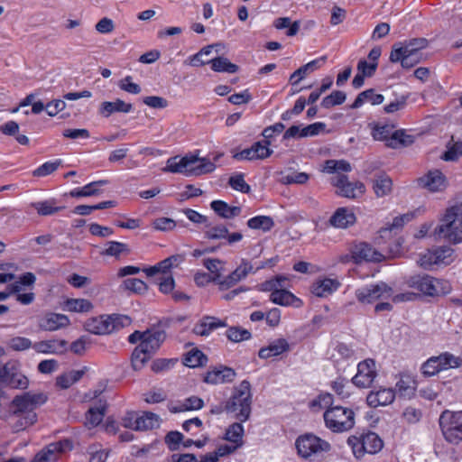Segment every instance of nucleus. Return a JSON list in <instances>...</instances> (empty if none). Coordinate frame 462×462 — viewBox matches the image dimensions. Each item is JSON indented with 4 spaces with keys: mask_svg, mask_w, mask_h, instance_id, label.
Masks as SVG:
<instances>
[{
    "mask_svg": "<svg viewBox=\"0 0 462 462\" xmlns=\"http://www.w3.org/2000/svg\"><path fill=\"white\" fill-rule=\"evenodd\" d=\"M252 396L251 383L249 381L244 380L234 388L231 397L226 402L225 405H214L209 412L213 415L221 414L223 411L236 413L235 418L241 422H245L251 415Z\"/></svg>",
    "mask_w": 462,
    "mask_h": 462,
    "instance_id": "f257e3e1",
    "label": "nucleus"
},
{
    "mask_svg": "<svg viewBox=\"0 0 462 462\" xmlns=\"http://www.w3.org/2000/svg\"><path fill=\"white\" fill-rule=\"evenodd\" d=\"M462 207L452 206L446 210V214L434 231L436 236L444 238L449 243L458 244L462 242Z\"/></svg>",
    "mask_w": 462,
    "mask_h": 462,
    "instance_id": "f03ea898",
    "label": "nucleus"
},
{
    "mask_svg": "<svg viewBox=\"0 0 462 462\" xmlns=\"http://www.w3.org/2000/svg\"><path fill=\"white\" fill-rule=\"evenodd\" d=\"M131 322V319L125 315H101L88 319L85 322L84 328L95 335H106L129 326Z\"/></svg>",
    "mask_w": 462,
    "mask_h": 462,
    "instance_id": "7ed1b4c3",
    "label": "nucleus"
},
{
    "mask_svg": "<svg viewBox=\"0 0 462 462\" xmlns=\"http://www.w3.org/2000/svg\"><path fill=\"white\" fill-rule=\"evenodd\" d=\"M323 418L326 427L336 433L347 431L355 425L353 410L340 405L328 407Z\"/></svg>",
    "mask_w": 462,
    "mask_h": 462,
    "instance_id": "20e7f679",
    "label": "nucleus"
},
{
    "mask_svg": "<svg viewBox=\"0 0 462 462\" xmlns=\"http://www.w3.org/2000/svg\"><path fill=\"white\" fill-rule=\"evenodd\" d=\"M347 444L357 459L363 457L365 453L376 454L383 447L382 439L370 430L348 437Z\"/></svg>",
    "mask_w": 462,
    "mask_h": 462,
    "instance_id": "39448f33",
    "label": "nucleus"
},
{
    "mask_svg": "<svg viewBox=\"0 0 462 462\" xmlns=\"http://www.w3.org/2000/svg\"><path fill=\"white\" fill-rule=\"evenodd\" d=\"M407 283L409 287L431 297L446 295L451 291V285L448 281L436 279L430 275L411 276Z\"/></svg>",
    "mask_w": 462,
    "mask_h": 462,
    "instance_id": "423d86ee",
    "label": "nucleus"
},
{
    "mask_svg": "<svg viewBox=\"0 0 462 462\" xmlns=\"http://www.w3.org/2000/svg\"><path fill=\"white\" fill-rule=\"evenodd\" d=\"M439 423L446 441L453 445L462 441V411L445 410L439 416Z\"/></svg>",
    "mask_w": 462,
    "mask_h": 462,
    "instance_id": "0eeeda50",
    "label": "nucleus"
},
{
    "mask_svg": "<svg viewBox=\"0 0 462 462\" xmlns=\"http://www.w3.org/2000/svg\"><path fill=\"white\" fill-rule=\"evenodd\" d=\"M394 125L374 124L372 136L376 141H384L387 147L396 149L400 146H407L413 143V137L406 134L403 130L393 132Z\"/></svg>",
    "mask_w": 462,
    "mask_h": 462,
    "instance_id": "6e6552de",
    "label": "nucleus"
},
{
    "mask_svg": "<svg viewBox=\"0 0 462 462\" xmlns=\"http://www.w3.org/2000/svg\"><path fill=\"white\" fill-rule=\"evenodd\" d=\"M295 446L299 456L305 459L312 460V457L323 452H328L331 445L312 433H306L297 438Z\"/></svg>",
    "mask_w": 462,
    "mask_h": 462,
    "instance_id": "1a4fd4ad",
    "label": "nucleus"
},
{
    "mask_svg": "<svg viewBox=\"0 0 462 462\" xmlns=\"http://www.w3.org/2000/svg\"><path fill=\"white\" fill-rule=\"evenodd\" d=\"M47 395L43 393H33L31 392L16 395L11 401L12 416L28 415L35 413V410L47 402Z\"/></svg>",
    "mask_w": 462,
    "mask_h": 462,
    "instance_id": "9d476101",
    "label": "nucleus"
},
{
    "mask_svg": "<svg viewBox=\"0 0 462 462\" xmlns=\"http://www.w3.org/2000/svg\"><path fill=\"white\" fill-rule=\"evenodd\" d=\"M393 289L384 282L367 284L356 290V300L362 304H371L378 300H387L392 297Z\"/></svg>",
    "mask_w": 462,
    "mask_h": 462,
    "instance_id": "9b49d317",
    "label": "nucleus"
},
{
    "mask_svg": "<svg viewBox=\"0 0 462 462\" xmlns=\"http://www.w3.org/2000/svg\"><path fill=\"white\" fill-rule=\"evenodd\" d=\"M462 365V359L445 352L438 356L429 358L421 366L422 374L426 376H433L442 370L457 368Z\"/></svg>",
    "mask_w": 462,
    "mask_h": 462,
    "instance_id": "f8f14e48",
    "label": "nucleus"
},
{
    "mask_svg": "<svg viewBox=\"0 0 462 462\" xmlns=\"http://www.w3.org/2000/svg\"><path fill=\"white\" fill-rule=\"evenodd\" d=\"M0 383L11 388L22 390L29 385V380L22 374L19 364L12 360L2 365Z\"/></svg>",
    "mask_w": 462,
    "mask_h": 462,
    "instance_id": "ddd939ff",
    "label": "nucleus"
},
{
    "mask_svg": "<svg viewBox=\"0 0 462 462\" xmlns=\"http://www.w3.org/2000/svg\"><path fill=\"white\" fill-rule=\"evenodd\" d=\"M72 448V440L64 439L49 444L44 449L35 455L32 462H56L60 454L69 451Z\"/></svg>",
    "mask_w": 462,
    "mask_h": 462,
    "instance_id": "4468645a",
    "label": "nucleus"
},
{
    "mask_svg": "<svg viewBox=\"0 0 462 462\" xmlns=\"http://www.w3.org/2000/svg\"><path fill=\"white\" fill-rule=\"evenodd\" d=\"M350 253L353 262L357 264L362 262L380 263L384 260V255L366 242L355 244Z\"/></svg>",
    "mask_w": 462,
    "mask_h": 462,
    "instance_id": "2eb2a0df",
    "label": "nucleus"
},
{
    "mask_svg": "<svg viewBox=\"0 0 462 462\" xmlns=\"http://www.w3.org/2000/svg\"><path fill=\"white\" fill-rule=\"evenodd\" d=\"M376 375L374 360L367 358L357 365V373L351 382L358 388H369Z\"/></svg>",
    "mask_w": 462,
    "mask_h": 462,
    "instance_id": "dca6fc26",
    "label": "nucleus"
},
{
    "mask_svg": "<svg viewBox=\"0 0 462 462\" xmlns=\"http://www.w3.org/2000/svg\"><path fill=\"white\" fill-rule=\"evenodd\" d=\"M337 194L347 199H356L365 193V185L360 181L351 182L346 175L338 174L333 179Z\"/></svg>",
    "mask_w": 462,
    "mask_h": 462,
    "instance_id": "f3484780",
    "label": "nucleus"
},
{
    "mask_svg": "<svg viewBox=\"0 0 462 462\" xmlns=\"http://www.w3.org/2000/svg\"><path fill=\"white\" fill-rule=\"evenodd\" d=\"M418 186L430 192H438L446 189L447 179L439 170H430L417 179Z\"/></svg>",
    "mask_w": 462,
    "mask_h": 462,
    "instance_id": "a211bd4d",
    "label": "nucleus"
},
{
    "mask_svg": "<svg viewBox=\"0 0 462 462\" xmlns=\"http://www.w3.org/2000/svg\"><path fill=\"white\" fill-rule=\"evenodd\" d=\"M236 375V373L233 368L219 365L208 371L203 381L209 384L227 383L233 382Z\"/></svg>",
    "mask_w": 462,
    "mask_h": 462,
    "instance_id": "6ab92c4d",
    "label": "nucleus"
},
{
    "mask_svg": "<svg viewBox=\"0 0 462 462\" xmlns=\"http://www.w3.org/2000/svg\"><path fill=\"white\" fill-rule=\"evenodd\" d=\"M69 319L64 314L49 312L39 319L38 326L43 331H55L69 325Z\"/></svg>",
    "mask_w": 462,
    "mask_h": 462,
    "instance_id": "aec40b11",
    "label": "nucleus"
},
{
    "mask_svg": "<svg viewBox=\"0 0 462 462\" xmlns=\"http://www.w3.org/2000/svg\"><path fill=\"white\" fill-rule=\"evenodd\" d=\"M166 338V333L162 329H146L144 331L143 339L139 345H143L145 350L149 351V355L152 356L161 347Z\"/></svg>",
    "mask_w": 462,
    "mask_h": 462,
    "instance_id": "412c9836",
    "label": "nucleus"
},
{
    "mask_svg": "<svg viewBox=\"0 0 462 462\" xmlns=\"http://www.w3.org/2000/svg\"><path fill=\"white\" fill-rule=\"evenodd\" d=\"M356 222V217L352 209L342 207L336 209L328 220L329 226L335 228L346 229Z\"/></svg>",
    "mask_w": 462,
    "mask_h": 462,
    "instance_id": "4be33fe9",
    "label": "nucleus"
},
{
    "mask_svg": "<svg viewBox=\"0 0 462 462\" xmlns=\"http://www.w3.org/2000/svg\"><path fill=\"white\" fill-rule=\"evenodd\" d=\"M396 393L392 388H380L377 391H371L367 397L368 406L376 408L391 404L395 399Z\"/></svg>",
    "mask_w": 462,
    "mask_h": 462,
    "instance_id": "5701e85b",
    "label": "nucleus"
},
{
    "mask_svg": "<svg viewBox=\"0 0 462 462\" xmlns=\"http://www.w3.org/2000/svg\"><path fill=\"white\" fill-rule=\"evenodd\" d=\"M390 61L396 63L401 62V65L403 69H411L420 62L422 59V54H416L402 51V49H397V44L393 46L392 51L390 53Z\"/></svg>",
    "mask_w": 462,
    "mask_h": 462,
    "instance_id": "b1692460",
    "label": "nucleus"
},
{
    "mask_svg": "<svg viewBox=\"0 0 462 462\" xmlns=\"http://www.w3.org/2000/svg\"><path fill=\"white\" fill-rule=\"evenodd\" d=\"M132 110L133 105L131 103H126L120 98H116L114 101L102 102L98 107V114L105 118H108L114 113L127 114Z\"/></svg>",
    "mask_w": 462,
    "mask_h": 462,
    "instance_id": "393cba45",
    "label": "nucleus"
},
{
    "mask_svg": "<svg viewBox=\"0 0 462 462\" xmlns=\"http://www.w3.org/2000/svg\"><path fill=\"white\" fill-rule=\"evenodd\" d=\"M68 342L65 339L42 340L33 343V349L40 354L60 355L67 351Z\"/></svg>",
    "mask_w": 462,
    "mask_h": 462,
    "instance_id": "a878e982",
    "label": "nucleus"
},
{
    "mask_svg": "<svg viewBox=\"0 0 462 462\" xmlns=\"http://www.w3.org/2000/svg\"><path fill=\"white\" fill-rule=\"evenodd\" d=\"M198 160L199 156L194 154L185 155L179 162H177V157L170 158L163 171L173 173H183L188 176L189 167L195 164Z\"/></svg>",
    "mask_w": 462,
    "mask_h": 462,
    "instance_id": "bb28decb",
    "label": "nucleus"
},
{
    "mask_svg": "<svg viewBox=\"0 0 462 462\" xmlns=\"http://www.w3.org/2000/svg\"><path fill=\"white\" fill-rule=\"evenodd\" d=\"M340 282L336 279L325 278L319 280L311 285V292L317 297H328L336 291Z\"/></svg>",
    "mask_w": 462,
    "mask_h": 462,
    "instance_id": "cd10ccee",
    "label": "nucleus"
},
{
    "mask_svg": "<svg viewBox=\"0 0 462 462\" xmlns=\"http://www.w3.org/2000/svg\"><path fill=\"white\" fill-rule=\"evenodd\" d=\"M290 346L285 338H278L270 343L269 346L260 348L258 356L262 359H267L272 356H277L289 351Z\"/></svg>",
    "mask_w": 462,
    "mask_h": 462,
    "instance_id": "c85d7f7f",
    "label": "nucleus"
},
{
    "mask_svg": "<svg viewBox=\"0 0 462 462\" xmlns=\"http://www.w3.org/2000/svg\"><path fill=\"white\" fill-rule=\"evenodd\" d=\"M109 180H100L92 181L82 188L74 189L69 192L72 198L97 196L102 192L101 187L107 185Z\"/></svg>",
    "mask_w": 462,
    "mask_h": 462,
    "instance_id": "c756f323",
    "label": "nucleus"
},
{
    "mask_svg": "<svg viewBox=\"0 0 462 462\" xmlns=\"http://www.w3.org/2000/svg\"><path fill=\"white\" fill-rule=\"evenodd\" d=\"M327 57L322 56L319 59L313 60L310 61L309 63L300 67L298 69H296L290 77V82L292 86L297 85L302 79L305 78V76L308 74L309 71H313L319 68H320L326 61Z\"/></svg>",
    "mask_w": 462,
    "mask_h": 462,
    "instance_id": "7c9ffc66",
    "label": "nucleus"
},
{
    "mask_svg": "<svg viewBox=\"0 0 462 462\" xmlns=\"http://www.w3.org/2000/svg\"><path fill=\"white\" fill-rule=\"evenodd\" d=\"M210 208L214 212L222 218L231 219L240 215L242 209L240 207L229 206L223 200H213Z\"/></svg>",
    "mask_w": 462,
    "mask_h": 462,
    "instance_id": "2f4dec72",
    "label": "nucleus"
},
{
    "mask_svg": "<svg viewBox=\"0 0 462 462\" xmlns=\"http://www.w3.org/2000/svg\"><path fill=\"white\" fill-rule=\"evenodd\" d=\"M106 402L99 399L97 404L90 407L86 412L87 424L90 427L97 426L106 415Z\"/></svg>",
    "mask_w": 462,
    "mask_h": 462,
    "instance_id": "473e14b6",
    "label": "nucleus"
},
{
    "mask_svg": "<svg viewBox=\"0 0 462 462\" xmlns=\"http://www.w3.org/2000/svg\"><path fill=\"white\" fill-rule=\"evenodd\" d=\"M384 97L381 94H376L374 88L366 89L357 95L355 101L350 106V108L356 109L364 105L365 101L370 102L372 105H380L383 102Z\"/></svg>",
    "mask_w": 462,
    "mask_h": 462,
    "instance_id": "72a5a7b5",
    "label": "nucleus"
},
{
    "mask_svg": "<svg viewBox=\"0 0 462 462\" xmlns=\"http://www.w3.org/2000/svg\"><path fill=\"white\" fill-rule=\"evenodd\" d=\"M372 182L373 189L377 197H383L389 194L392 190V179L383 172L375 174L374 179L372 180Z\"/></svg>",
    "mask_w": 462,
    "mask_h": 462,
    "instance_id": "f704fd0d",
    "label": "nucleus"
},
{
    "mask_svg": "<svg viewBox=\"0 0 462 462\" xmlns=\"http://www.w3.org/2000/svg\"><path fill=\"white\" fill-rule=\"evenodd\" d=\"M395 393L400 398L411 399L416 391V381L410 376H402L396 383Z\"/></svg>",
    "mask_w": 462,
    "mask_h": 462,
    "instance_id": "c9c22d12",
    "label": "nucleus"
},
{
    "mask_svg": "<svg viewBox=\"0 0 462 462\" xmlns=\"http://www.w3.org/2000/svg\"><path fill=\"white\" fill-rule=\"evenodd\" d=\"M149 351L143 348V345H137L131 356V365L134 370H142L146 363L152 358Z\"/></svg>",
    "mask_w": 462,
    "mask_h": 462,
    "instance_id": "e433bc0d",
    "label": "nucleus"
},
{
    "mask_svg": "<svg viewBox=\"0 0 462 462\" xmlns=\"http://www.w3.org/2000/svg\"><path fill=\"white\" fill-rule=\"evenodd\" d=\"M0 131L5 135L14 136L22 145L29 144V138L25 134H19V125L15 121L11 120L0 125Z\"/></svg>",
    "mask_w": 462,
    "mask_h": 462,
    "instance_id": "4c0bfd02",
    "label": "nucleus"
},
{
    "mask_svg": "<svg viewBox=\"0 0 462 462\" xmlns=\"http://www.w3.org/2000/svg\"><path fill=\"white\" fill-rule=\"evenodd\" d=\"M134 430H152L159 425V417L151 411H145L134 420Z\"/></svg>",
    "mask_w": 462,
    "mask_h": 462,
    "instance_id": "58836bf2",
    "label": "nucleus"
},
{
    "mask_svg": "<svg viewBox=\"0 0 462 462\" xmlns=\"http://www.w3.org/2000/svg\"><path fill=\"white\" fill-rule=\"evenodd\" d=\"M428 40L426 38H413L408 41H404V42L396 43L397 49H402V51L404 53L411 52L416 54H422L420 52L421 50L425 49L428 46Z\"/></svg>",
    "mask_w": 462,
    "mask_h": 462,
    "instance_id": "ea45409f",
    "label": "nucleus"
},
{
    "mask_svg": "<svg viewBox=\"0 0 462 462\" xmlns=\"http://www.w3.org/2000/svg\"><path fill=\"white\" fill-rule=\"evenodd\" d=\"M31 207L37 211L38 215L42 217L54 215L64 208V207H57L56 200L53 199L32 202L31 203Z\"/></svg>",
    "mask_w": 462,
    "mask_h": 462,
    "instance_id": "a19ab883",
    "label": "nucleus"
},
{
    "mask_svg": "<svg viewBox=\"0 0 462 462\" xmlns=\"http://www.w3.org/2000/svg\"><path fill=\"white\" fill-rule=\"evenodd\" d=\"M216 169V165L214 162L209 161L208 158H200L197 162L191 165L189 169L188 176H199L202 174H207L214 171Z\"/></svg>",
    "mask_w": 462,
    "mask_h": 462,
    "instance_id": "79ce46f5",
    "label": "nucleus"
},
{
    "mask_svg": "<svg viewBox=\"0 0 462 462\" xmlns=\"http://www.w3.org/2000/svg\"><path fill=\"white\" fill-rule=\"evenodd\" d=\"M212 70L216 72H227L236 73L238 71L239 67L228 60V59L218 56L217 58L209 60Z\"/></svg>",
    "mask_w": 462,
    "mask_h": 462,
    "instance_id": "37998d69",
    "label": "nucleus"
},
{
    "mask_svg": "<svg viewBox=\"0 0 462 462\" xmlns=\"http://www.w3.org/2000/svg\"><path fill=\"white\" fill-rule=\"evenodd\" d=\"M208 361L207 356L198 348L189 351L184 357L183 364L189 367H199L204 365Z\"/></svg>",
    "mask_w": 462,
    "mask_h": 462,
    "instance_id": "c03bdc74",
    "label": "nucleus"
},
{
    "mask_svg": "<svg viewBox=\"0 0 462 462\" xmlns=\"http://www.w3.org/2000/svg\"><path fill=\"white\" fill-rule=\"evenodd\" d=\"M247 226L251 229H259L267 232L274 226V221L268 216H256L247 221Z\"/></svg>",
    "mask_w": 462,
    "mask_h": 462,
    "instance_id": "a18cd8bd",
    "label": "nucleus"
},
{
    "mask_svg": "<svg viewBox=\"0 0 462 462\" xmlns=\"http://www.w3.org/2000/svg\"><path fill=\"white\" fill-rule=\"evenodd\" d=\"M298 300L294 294L285 289H278L273 291L270 295V300L274 304L288 306Z\"/></svg>",
    "mask_w": 462,
    "mask_h": 462,
    "instance_id": "49530a36",
    "label": "nucleus"
},
{
    "mask_svg": "<svg viewBox=\"0 0 462 462\" xmlns=\"http://www.w3.org/2000/svg\"><path fill=\"white\" fill-rule=\"evenodd\" d=\"M65 307L69 311L83 313L90 311L93 304L86 299H69L65 301Z\"/></svg>",
    "mask_w": 462,
    "mask_h": 462,
    "instance_id": "de8ad7c7",
    "label": "nucleus"
},
{
    "mask_svg": "<svg viewBox=\"0 0 462 462\" xmlns=\"http://www.w3.org/2000/svg\"><path fill=\"white\" fill-rule=\"evenodd\" d=\"M245 279L241 273V268L237 266L230 274L222 279L220 276L218 281V288L220 291H226L236 285L238 282Z\"/></svg>",
    "mask_w": 462,
    "mask_h": 462,
    "instance_id": "09e8293b",
    "label": "nucleus"
},
{
    "mask_svg": "<svg viewBox=\"0 0 462 462\" xmlns=\"http://www.w3.org/2000/svg\"><path fill=\"white\" fill-rule=\"evenodd\" d=\"M346 95L340 90H335L328 96L325 97L321 101V106L328 109L335 106H339L345 102Z\"/></svg>",
    "mask_w": 462,
    "mask_h": 462,
    "instance_id": "8fccbe9b",
    "label": "nucleus"
},
{
    "mask_svg": "<svg viewBox=\"0 0 462 462\" xmlns=\"http://www.w3.org/2000/svg\"><path fill=\"white\" fill-rule=\"evenodd\" d=\"M7 346L13 351L21 352L33 348V343L28 337H14L8 340Z\"/></svg>",
    "mask_w": 462,
    "mask_h": 462,
    "instance_id": "3c124183",
    "label": "nucleus"
},
{
    "mask_svg": "<svg viewBox=\"0 0 462 462\" xmlns=\"http://www.w3.org/2000/svg\"><path fill=\"white\" fill-rule=\"evenodd\" d=\"M226 336L230 341L238 343L250 339L251 332L240 327H231L226 330Z\"/></svg>",
    "mask_w": 462,
    "mask_h": 462,
    "instance_id": "603ef678",
    "label": "nucleus"
},
{
    "mask_svg": "<svg viewBox=\"0 0 462 462\" xmlns=\"http://www.w3.org/2000/svg\"><path fill=\"white\" fill-rule=\"evenodd\" d=\"M123 286L125 290L138 294L145 293L148 290L147 284L143 281L137 278L125 279L123 282Z\"/></svg>",
    "mask_w": 462,
    "mask_h": 462,
    "instance_id": "864d4df0",
    "label": "nucleus"
},
{
    "mask_svg": "<svg viewBox=\"0 0 462 462\" xmlns=\"http://www.w3.org/2000/svg\"><path fill=\"white\" fill-rule=\"evenodd\" d=\"M462 156V141L453 143L448 146V150L441 155V159L445 162H455Z\"/></svg>",
    "mask_w": 462,
    "mask_h": 462,
    "instance_id": "5fc2aeb1",
    "label": "nucleus"
},
{
    "mask_svg": "<svg viewBox=\"0 0 462 462\" xmlns=\"http://www.w3.org/2000/svg\"><path fill=\"white\" fill-rule=\"evenodd\" d=\"M208 229L205 231V238L209 240L225 239L227 236V227L223 225H216L208 226Z\"/></svg>",
    "mask_w": 462,
    "mask_h": 462,
    "instance_id": "6e6d98bb",
    "label": "nucleus"
},
{
    "mask_svg": "<svg viewBox=\"0 0 462 462\" xmlns=\"http://www.w3.org/2000/svg\"><path fill=\"white\" fill-rule=\"evenodd\" d=\"M107 247L103 252L105 255H110L115 257H119L121 254L129 253V248L126 244L116 242V241H109L107 242Z\"/></svg>",
    "mask_w": 462,
    "mask_h": 462,
    "instance_id": "4d7b16f0",
    "label": "nucleus"
},
{
    "mask_svg": "<svg viewBox=\"0 0 462 462\" xmlns=\"http://www.w3.org/2000/svg\"><path fill=\"white\" fill-rule=\"evenodd\" d=\"M17 420L12 425L15 432L25 430L27 427L34 424L37 420L36 413H28V415L16 416Z\"/></svg>",
    "mask_w": 462,
    "mask_h": 462,
    "instance_id": "13d9d810",
    "label": "nucleus"
},
{
    "mask_svg": "<svg viewBox=\"0 0 462 462\" xmlns=\"http://www.w3.org/2000/svg\"><path fill=\"white\" fill-rule=\"evenodd\" d=\"M244 427L240 422L231 424L226 432V439L233 443H238L242 440Z\"/></svg>",
    "mask_w": 462,
    "mask_h": 462,
    "instance_id": "bf43d9fd",
    "label": "nucleus"
},
{
    "mask_svg": "<svg viewBox=\"0 0 462 462\" xmlns=\"http://www.w3.org/2000/svg\"><path fill=\"white\" fill-rule=\"evenodd\" d=\"M61 165V160L47 162L32 171L34 177H45L54 172Z\"/></svg>",
    "mask_w": 462,
    "mask_h": 462,
    "instance_id": "052dcab7",
    "label": "nucleus"
},
{
    "mask_svg": "<svg viewBox=\"0 0 462 462\" xmlns=\"http://www.w3.org/2000/svg\"><path fill=\"white\" fill-rule=\"evenodd\" d=\"M184 436L177 430L170 431L164 438L165 444L171 451H176L180 448V444L183 441Z\"/></svg>",
    "mask_w": 462,
    "mask_h": 462,
    "instance_id": "680f3d73",
    "label": "nucleus"
},
{
    "mask_svg": "<svg viewBox=\"0 0 462 462\" xmlns=\"http://www.w3.org/2000/svg\"><path fill=\"white\" fill-rule=\"evenodd\" d=\"M228 184L236 190L243 193H249L251 190L250 186L245 181L244 174L238 173L231 176L228 180Z\"/></svg>",
    "mask_w": 462,
    "mask_h": 462,
    "instance_id": "e2e57ef3",
    "label": "nucleus"
},
{
    "mask_svg": "<svg viewBox=\"0 0 462 462\" xmlns=\"http://www.w3.org/2000/svg\"><path fill=\"white\" fill-rule=\"evenodd\" d=\"M12 416V407L9 396L3 390H0V419L7 420Z\"/></svg>",
    "mask_w": 462,
    "mask_h": 462,
    "instance_id": "0e129e2a",
    "label": "nucleus"
},
{
    "mask_svg": "<svg viewBox=\"0 0 462 462\" xmlns=\"http://www.w3.org/2000/svg\"><path fill=\"white\" fill-rule=\"evenodd\" d=\"M434 253L436 254L434 259H437L438 264H448L452 261L454 250L449 246H439L434 249Z\"/></svg>",
    "mask_w": 462,
    "mask_h": 462,
    "instance_id": "69168bd1",
    "label": "nucleus"
},
{
    "mask_svg": "<svg viewBox=\"0 0 462 462\" xmlns=\"http://www.w3.org/2000/svg\"><path fill=\"white\" fill-rule=\"evenodd\" d=\"M326 124L323 122H316L310 124L300 130V137H312L319 135L321 132L326 129Z\"/></svg>",
    "mask_w": 462,
    "mask_h": 462,
    "instance_id": "338daca9",
    "label": "nucleus"
},
{
    "mask_svg": "<svg viewBox=\"0 0 462 462\" xmlns=\"http://www.w3.org/2000/svg\"><path fill=\"white\" fill-rule=\"evenodd\" d=\"M176 225V221L170 217H158L152 222L154 229L163 232L173 230Z\"/></svg>",
    "mask_w": 462,
    "mask_h": 462,
    "instance_id": "774afa93",
    "label": "nucleus"
}]
</instances>
